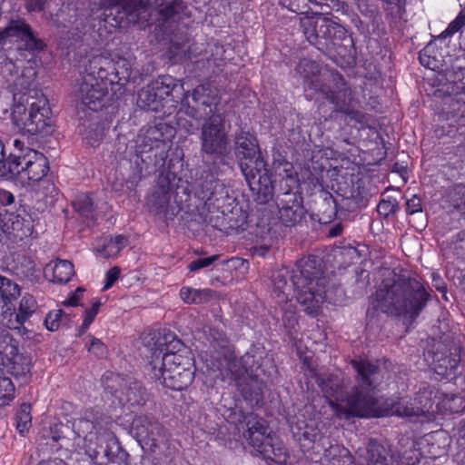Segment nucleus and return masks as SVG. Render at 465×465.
<instances>
[{
  "label": "nucleus",
  "instance_id": "27",
  "mask_svg": "<svg viewBox=\"0 0 465 465\" xmlns=\"http://www.w3.org/2000/svg\"><path fill=\"white\" fill-rule=\"evenodd\" d=\"M212 290L210 289H194L184 286L180 290V297L182 301L187 304H201L208 302L212 298Z\"/></svg>",
  "mask_w": 465,
  "mask_h": 465
},
{
  "label": "nucleus",
  "instance_id": "58",
  "mask_svg": "<svg viewBox=\"0 0 465 465\" xmlns=\"http://www.w3.org/2000/svg\"><path fill=\"white\" fill-rule=\"evenodd\" d=\"M120 275V269L118 267L111 268L105 274V283L103 287L104 291L110 289L113 284L117 281Z\"/></svg>",
  "mask_w": 465,
  "mask_h": 465
},
{
  "label": "nucleus",
  "instance_id": "36",
  "mask_svg": "<svg viewBox=\"0 0 465 465\" xmlns=\"http://www.w3.org/2000/svg\"><path fill=\"white\" fill-rule=\"evenodd\" d=\"M35 74L31 69L24 70L21 74V75L17 76L13 84L18 93L17 98L20 96H24L25 98H27L28 96H25V94H21V93L25 90H27L32 83L34 82Z\"/></svg>",
  "mask_w": 465,
  "mask_h": 465
},
{
  "label": "nucleus",
  "instance_id": "41",
  "mask_svg": "<svg viewBox=\"0 0 465 465\" xmlns=\"http://www.w3.org/2000/svg\"><path fill=\"white\" fill-rule=\"evenodd\" d=\"M20 287L8 278H5L0 290V295L5 302L16 299L20 295Z\"/></svg>",
  "mask_w": 465,
  "mask_h": 465
},
{
  "label": "nucleus",
  "instance_id": "2",
  "mask_svg": "<svg viewBox=\"0 0 465 465\" xmlns=\"http://www.w3.org/2000/svg\"><path fill=\"white\" fill-rule=\"evenodd\" d=\"M272 282L273 292L281 302H287L291 294L295 293L297 302L311 315H317L327 299V279L314 257L299 260L292 272L287 268L275 271Z\"/></svg>",
  "mask_w": 465,
  "mask_h": 465
},
{
  "label": "nucleus",
  "instance_id": "38",
  "mask_svg": "<svg viewBox=\"0 0 465 465\" xmlns=\"http://www.w3.org/2000/svg\"><path fill=\"white\" fill-rule=\"evenodd\" d=\"M368 465H387L385 450L382 446L372 444L369 447Z\"/></svg>",
  "mask_w": 465,
  "mask_h": 465
},
{
  "label": "nucleus",
  "instance_id": "31",
  "mask_svg": "<svg viewBox=\"0 0 465 465\" xmlns=\"http://www.w3.org/2000/svg\"><path fill=\"white\" fill-rule=\"evenodd\" d=\"M186 6L183 0H169L163 7L158 12L162 19L165 22L169 20H174L175 18H181V15L184 13Z\"/></svg>",
  "mask_w": 465,
  "mask_h": 465
},
{
  "label": "nucleus",
  "instance_id": "13",
  "mask_svg": "<svg viewBox=\"0 0 465 465\" xmlns=\"http://www.w3.org/2000/svg\"><path fill=\"white\" fill-rule=\"evenodd\" d=\"M202 151L207 154L223 155L227 152L228 138L222 114L204 120L201 130Z\"/></svg>",
  "mask_w": 465,
  "mask_h": 465
},
{
  "label": "nucleus",
  "instance_id": "45",
  "mask_svg": "<svg viewBox=\"0 0 465 465\" xmlns=\"http://www.w3.org/2000/svg\"><path fill=\"white\" fill-rule=\"evenodd\" d=\"M296 70L307 81L310 80L312 76H314L318 74L319 66L313 61L302 59L298 64Z\"/></svg>",
  "mask_w": 465,
  "mask_h": 465
},
{
  "label": "nucleus",
  "instance_id": "25",
  "mask_svg": "<svg viewBox=\"0 0 465 465\" xmlns=\"http://www.w3.org/2000/svg\"><path fill=\"white\" fill-rule=\"evenodd\" d=\"M36 307V301L32 295H24L20 302L19 312L15 314V323L9 321L5 324L8 328L18 329L35 312Z\"/></svg>",
  "mask_w": 465,
  "mask_h": 465
},
{
  "label": "nucleus",
  "instance_id": "30",
  "mask_svg": "<svg viewBox=\"0 0 465 465\" xmlns=\"http://www.w3.org/2000/svg\"><path fill=\"white\" fill-rule=\"evenodd\" d=\"M73 206L82 216L91 219L94 218L95 203L92 195L86 193L80 194L73 202Z\"/></svg>",
  "mask_w": 465,
  "mask_h": 465
},
{
  "label": "nucleus",
  "instance_id": "9",
  "mask_svg": "<svg viewBox=\"0 0 465 465\" xmlns=\"http://www.w3.org/2000/svg\"><path fill=\"white\" fill-rule=\"evenodd\" d=\"M8 170L23 184L32 186L46 176L49 165L47 158L34 149L26 148L19 153H12Z\"/></svg>",
  "mask_w": 465,
  "mask_h": 465
},
{
  "label": "nucleus",
  "instance_id": "29",
  "mask_svg": "<svg viewBox=\"0 0 465 465\" xmlns=\"http://www.w3.org/2000/svg\"><path fill=\"white\" fill-rule=\"evenodd\" d=\"M126 243L127 239L124 236L116 235L114 237H110L104 241L102 249H98V252L104 258L116 257Z\"/></svg>",
  "mask_w": 465,
  "mask_h": 465
},
{
  "label": "nucleus",
  "instance_id": "47",
  "mask_svg": "<svg viewBox=\"0 0 465 465\" xmlns=\"http://www.w3.org/2000/svg\"><path fill=\"white\" fill-rule=\"evenodd\" d=\"M465 25V14L460 12L457 17L449 24L448 27L438 36L440 39H444L453 35L459 32Z\"/></svg>",
  "mask_w": 465,
  "mask_h": 465
},
{
  "label": "nucleus",
  "instance_id": "15",
  "mask_svg": "<svg viewBox=\"0 0 465 465\" xmlns=\"http://www.w3.org/2000/svg\"><path fill=\"white\" fill-rule=\"evenodd\" d=\"M133 429L143 448L155 451L166 440L163 425L150 415H139L133 421Z\"/></svg>",
  "mask_w": 465,
  "mask_h": 465
},
{
  "label": "nucleus",
  "instance_id": "10",
  "mask_svg": "<svg viewBox=\"0 0 465 465\" xmlns=\"http://www.w3.org/2000/svg\"><path fill=\"white\" fill-rule=\"evenodd\" d=\"M220 104L218 90L211 84L198 85L192 94V102L186 95L183 101V107H185V114L197 120H206L217 113V106Z\"/></svg>",
  "mask_w": 465,
  "mask_h": 465
},
{
  "label": "nucleus",
  "instance_id": "42",
  "mask_svg": "<svg viewBox=\"0 0 465 465\" xmlns=\"http://www.w3.org/2000/svg\"><path fill=\"white\" fill-rule=\"evenodd\" d=\"M108 433H99V435H91V437L87 438V444L84 445L85 453L92 460L91 449H93L95 452H97V457L101 454H104L103 445L105 443L102 442V439L107 437Z\"/></svg>",
  "mask_w": 465,
  "mask_h": 465
},
{
  "label": "nucleus",
  "instance_id": "49",
  "mask_svg": "<svg viewBox=\"0 0 465 465\" xmlns=\"http://www.w3.org/2000/svg\"><path fill=\"white\" fill-rule=\"evenodd\" d=\"M64 316V312L61 309L50 312L45 320V325L50 331H55L59 329Z\"/></svg>",
  "mask_w": 465,
  "mask_h": 465
},
{
  "label": "nucleus",
  "instance_id": "8",
  "mask_svg": "<svg viewBox=\"0 0 465 465\" xmlns=\"http://www.w3.org/2000/svg\"><path fill=\"white\" fill-rule=\"evenodd\" d=\"M244 438L250 445L264 459L277 464L287 460V450L282 441L269 431L265 421L256 416L249 415L246 420Z\"/></svg>",
  "mask_w": 465,
  "mask_h": 465
},
{
  "label": "nucleus",
  "instance_id": "34",
  "mask_svg": "<svg viewBox=\"0 0 465 465\" xmlns=\"http://www.w3.org/2000/svg\"><path fill=\"white\" fill-rule=\"evenodd\" d=\"M432 394L433 391L431 390L424 388L420 390L418 395L414 398V403L416 404L420 415H424L432 410L434 403Z\"/></svg>",
  "mask_w": 465,
  "mask_h": 465
},
{
  "label": "nucleus",
  "instance_id": "57",
  "mask_svg": "<svg viewBox=\"0 0 465 465\" xmlns=\"http://www.w3.org/2000/svg\"><path fill=\"white\" fill-rule=\"evenodd\" d=\"M302 438L310 442H316L322 438V433L317 427L307 424L302 434Z\"/></svg>",
  "mask_w": 465,
  "mask_h": 465
},
{
  "label": "nucleus",
  "instance_id": "11",
  "mask_svg": "<svg viewBox=\"0 0 465 465\" xmlns=\"http://www.w3.org/2000/svg\"><path fill=\"white\" fill-rule=\"evenodd\" d=\"M301 27L306 39L313 45L322 44V40H324L326 35L331 31H333L335 38L352 42V39L347 34V30L342 25L322 15L302 18Z\"/></svg>",
  "mask_w": 465,
  "mask_h": 465
},
{
  "label": "nucleus",
  "instance_id": "4",
  "mask_svg": "<svg viewBox=\"0 0 465 465\" xmlns=\"http://www.w3.org/2000/svg\"><path fill=\"white\" fill-rule=\"evenodd\" d=\"M235 153L240 168L252 192L266 202L272 196V181L268 177L266 163L262 157L256 138L249 133H241L235 139Z\"/></svg>",
  "mask_w": 465,
  "mask_h": 465
},
{
  "label": "nucleus",
  "instance_id": "55",
  "mask_svg": "<svg viewBox=\"0 0 465 465\" xmlns=\"http://www.w3.org/2000/svg\"><path fill=\"white\" fill-rule=\"evenodd\" d=\"M420 212H422L421 200L418 195L414 194L406 202V213L412 215Z\"/></svg>",
  "mask_w": 465,
  "mask_h": 465
},
{
  "label": "nucleus",
  "instance_id": "51",
  "mask_svg": "<svg viewBox=\"0 0 465 465\" xmlns=\"http://www.w3.org/2000/svg\"><path fill=\"white\" fill-rule=\"evenodd\" d=\"M101 305H102V303L100 301H95L93 303L92 307L90 309H87L84 312V317L83 324L81 326L80 334L84 332L89 328L91 323L94 322L96 314L98 313V311H99Z\"/></svg>",
  "mask_w": 465,
  "mask_h": 465
},
{
  "label": "nucleus",
  "instance_id": "60",
  "mask_svg": "<svg viewBox=\"0 0 465 465\" xmlns=\"http://www.w3.org/2000/svg\"><path fill=\"white\" fill-rule=\"evenodd\" d=\"M15 202V196L8 191L0 189V203L5 205H10Z\"/></svg>",
  "mask_w": 465,
  "mask_h": 465
},
{
  "label": "nucleus",
  "instance_id": "23",
  "mask_svg": "<svg viewBox=\"0 0 465 465\" xmlns=\"http://www.w3.org/2000/svg\"><path fill=\"white\" fill-rule=\"evenodd\" d=\"M434 361L436 362V371L441 375H450L455 372L460 361V348L453 346L450 350L449 355L442 351L434 353Z\"/></svg>",
  "mask_w": 465,
  "mask_h": 465
},
{
  "label": "nucleus",
  "instance_id": "32",
  "mask_svg": "<svg viewBox=\"0 0 465 465\" xmlns=\"http://www.w3.org/2000/svg\"><path fill=\"white\" fill-rule=\"evenodd\" d=\"M391 413L399 417H412L420 416V412L414 401L411 399L401 398L400 401L391 404Z\"/></svg>",
  "mask_w": 465,
  "mask_h": 465
},
{
  "label": "nucleus",
  "instance_id": "50",
  "mask_svg": "<svg viewBox=\"0 0 465 465\" xmlns=\"http://www.w3.org/2000/svg\"><path fill=\"white\" fill-rule=\"evenodd\" d=\"M86 348L91 354L97 358H104L108 352L106 345L100 339L94 337H90V343H86Z\"/></svg>",
  "mask_w": 465,
  "mask_h": 465
},
{
  "label": "nucleus",
  "instance_id": "48",
  "mask_svg": "<svg viewBox=\"0 0 465 465\" xmlns=\"http://www.w3.org/2000/svg\"><path fill=\"white\" fill-rule=\"evenodd\" d=\"M399 210V204L396 199L389 198V199H382L378 206H377V212L380 215H382L384 217H388L391 214H394Z\"/></svg>",
  "mask_w": 465,
  "mask_h": 465
},
{
  "label": "nucleus",
  "instance_id": "5",
  "mask_svg": "<svg viewBox=\"0 0 465 465\" xmlns=\"http://www.w3.org/2000/svg\"><path fill=\"white\" fill-rule=\"evenodd\" d=\"M14 101L12 121L20 132L29 134L47 132L51 126V109L48 99L42 93L35 92V96L27 98H17L15 94Z\"/></svg>",
  "mask_w": 465,
  "mask_h": 465
},
{
  "label": "nucleus",
  "instance_id": "37",
  "mask_svg": "<svg viewBox=\"0 0 465 465\" xmlns=\"http://www.w3.org/2000/svg\"><path fill=\"white\" fill-rule=\"evenodd\" d=\"M125 401L131 406H139L144 403V391L138 383H134L126 390Z\"/></svg>",
  "mask_w": 465,
  "mask_h": 465
},
{
  "label": "nucleus",
  "instance_id": "63",
  "mask_svg": "<svg viewBox=\"0 0 465 465\" xmlns=\"http://www.w3.org/2000/svg\"><path fill=\"white\" fill-rule=\"evenodd\" d=\"M460 198L455 200V204L458 206V207H465V195H459Z\"/></svg>",
  "mask_w": 465,
  "mask_h": 465
},
{
  "label": "nucleus",
  "instance_id": "14",
  "mask_svg": "<svg viewBox=\"0 0 465 465\" xmlns=\"http://www.w3.org/2000/svg\"><path fill=\"white\" fill-rule=\"evenodd\" d=\"M199 197L210 213L218 212L224 214L229 211L235 199L230 194L229 188L221 181L212 179L202 184Z\"/></svg>",
  "mask_w": 465,
  "mask_h": 465
},
{
  "label": "nucleus",
  "instance_id": "44",
  "mask_svg": "<svg viewBox=\"0 0 465 465\" xmlns=\"http://www.w3.org/2000/svg\"><path fill=\"white\" fill-rule=\"evenodd\" d=\"M15 387L11 379L0 375V404H5L14 397Z\"/></svg>",
  "mask_w": 465,
  "mask_h": 465
},
{
  "label": "nucleus",
  "instance_id": "16",
  "mask_svg": "<svg viewBox=\"0 0 465 465\" xmlns=\"http://www.w3.org/2000/svg\"><path fill=\"white\" fill-rule=\"evenodd\" d=\"M173 173L159 175L152 193L147 197V206L155 214L166 213L173 193Z\"/></svg>",
  "mask_w": 465,
  "mask_h": 465
},
{
  "label": "nucleus",
  "instance_id": "33",
  "mask_svg": "<svg viewBox=\"0 0 465 465\" xmlns=\"http://www.w3.org/2000/svg\"><path fill=\"white\" fill-rule=\"evenodd\" d=\"M241 357L246 374L249 376L258 375L257 371L260 369L262 365V352H260L256 349H252Z\"/></svg>",
  "mask_w": 465,
  "mask_h": 465
},
{
  "label": "nucleus",
  "instance_id": "62",
  "mask_svg": "<svg viewBox=\"0 0 465 465\" xmlns=\"http://www.w3.org/2000/svg\"><path fill=\"white\" fill-rule=\"evenodd\" d=\"M64 303V305L76 306V305H78V300H77V298L74 295V296H72L70 299H68L67 301H65Z\"/></svg>",
  "mask_w": 465,
  "mask_h": 465
},
{
  "label": "nucleus",
  "instance_id": "46",
  "mask_svg": "<svg viewBox=\"0 0 465 465\" xmlns=\"http://www.w3.org/2000/svg\"><path fill=\"white\" fill-rule=\"evenodd\" d=\"M448 90L454 94L465 93V68L453 74V79L450 83Z\"/></svg>",
  "mask_w": 465,
  "mask_h": 465
},
{
  "label": "nucleus",
  "instance_id": "52",
  "mask_svg": "<svg viewBox=\"0 0 465 465\" xmlns=\"http://www.w3.org/2000/svg\"><path fill=\"white\" fill-rule=\"evenodd\" d=\"M348 454V450L338 444L331 445L324 450V458L331 461H335L337 457H346ZM332 465H336L335 462Z\"/></svg>",
  "mask_w": 465,
  "mask_h": 465
},
{
  "label": "nucleus",
  "instance_id": "39",
  "mask_svg": "<svg viewBox=\"0 0 465 465\" xmlns=\"http://www.w3.org/2000/svg\"><path fill=\"white\" fill-rule=\"evenodd\" d=\"M226 360V369L232 375V378L235 381L240 380L245 374V369L242 362V357H229Z\"/></svg>",
  "mask_w": 465,
  "mask_h": 465
},
{
  "label": "nucleus",
  "instance_id": "21",
  "mask_svg": "<svg viewBox=\"0 0 465 465\" xmlns=\"http://www.w3.org/2000/svg\"><path fill=\"white\" fill-rule=\"evenodd\" d=\"M5 38L17 37L25 43L28 50H41L44 46L42 41L36 39L30 26L22 20H13L3 31Z\"/></svg>",
  "mask_w": 465,
  "mask_h": 465
},
{
  "label": "nucleus",
  "instance_id": "12",
  "mask_svg": "<svg viewBox=\"0 0 465 465\" xmlns=\"http://www.w3.org/2000/svg\"><path fill=\"white\" fill-rule=\"evenodd\" d=\"M309 85H312L319 93L329 100L335 110L350 114L351 112L345 109L348 102L351 100V91L343 78L338 74L321 76L314 81L310 80Z\"/></svg>",
  "mask_w": 465,
  "mask_h": 465
},
{
  "label": "nucleus",
  "instance_id": "17",
  "mask_svg": "<svg viewBox=\"0 0 465 465\" xmlns=\"http://www.w3.org/2000/svg\"><path fill=\"white\" fill-rule=\"evenodd\" d=\"M173 129L167 124L160 123L141 129L137 144L143 153L165 145L173 137Z\"/></svg>",
  "mask_w": 465,
  "mask_h": 465
},
{
  "label": "nucleus",
  "instance_id": "19",
  "mask_svg": "<svg viewBox=\"0 0 465 465\" xmlns=\"http://www.w3.org/2000/svg\"><path fill=\"white\" fill-rule=\"evenodd\" d=\"M169 0H115L116 7L123 9L129 22L145 19L149 6H154L158 11L168 4Z\"/></svg>",
  "mask_w": 465,
  "mask_h": 465
},
{
  "label": "nucleus",
  "instance_id": "40",
  "mask_svg": "<svg viewBox=\"0 0 465 465\" xmlns=\"http://www.w3.org/2000/svg\"><path fill=\"white\" fill-rule=\"evenodd\" d=\"M6 43V38L2 32H0V72L6 75L7 74L13 75L14 72L17 73L16 65L2 53L4 45Z\"/></svg>",
  "mask_w": 465,
  "mask_h": 465
},
{
  "label": "nucleus",
  "instance_id": "59",
  "mask_svg": "<svg viewBox=\"0 0 465 465\" xmlns=\"http://www.w3.org/2000/svg\"><path fill=\"white\" fill-rule=\"evenodd\" d=\"M50 0H25V7L29 12H41Z\"/></svg>",
  "mask_w": 465,
  "mask_h": 465
},
{
  "label": "nucleus",
  "instance_id": "3",
  "mask_svg": "<svg viewBox=\"0 0 465 465\" xmlns=\"http://www.w3.org/2000/svg\"><path fill=\"white\" fill-rule=\"evenodd\" d=\"M430 298L419 279L393 273L392 277L385 278L376 291L374 307L388 315L414 321Z\"/></svg>",
  "mask_w": 465,
  "mask_h": 465
},
{
  "label": "nucleus",
  "instance_id": "53",
  "mask_svg": "<svg viewBox=\"0 0 465 465\" xmlns=\"http://www.w3.org/2000/svg\"><path fill=\"white\" fill-rule=\"evenodd\" d=\"M111 71H114L119 80H126L131 76V69L125 59H119L115 65L113 64V69Z\"/></svg>",
  "mask_w": 465,
  "mask_h": 465
},
{
  "label": "nucleus",
  "instance_id": "1",
  "mask_svg": "<svg viewBox=\"0 0 465 465\" xmlns=\"http://www.w3.org/2000/svg\"><path fill=\"white\" fill-rule=\"evenodd\" d=\"M351 363L357 372V385L345 398L341 375L331 374L317 378V383L328 404L341 419H349L351 416H383L385 410L381 408V399L376 392L382 380L381 370L366 360H352Z\"/></svg>",
  "mask_w": 465,
  "mask_h": 465
},
{
  "label": "nucleus",
  "instance_id": "64",
  "mask_svg": "<svg viewBox=\"0 0 465 465\" xmlns=\"http://www.w3.org/2000/svg\"><path fill=\"white\" fill-rule=\"evenodd\" d=\"M455 193L457 195H465V185H458L455 188Z\"/></svg>",
  "mask_w": 465,
  "mask_h": 465
},
{
  "label": "nucleus",
  "instance_id": "22",
  "mask_svg": "<svg viewBox=\"0 0 465 465\" xmlns=\"http://www.w3.org/2000/svg\"><path fill=\"white\" fill-rule=\"evenodd\" d=\"M45 276L55 283H66L74 274V265L67 260H55L46 264Z\"/></svg>",
  "mask_w": 465,
  "mask_h": 465
},
{
  "label": "nucleus",
  "instance_id": "7",
  "mask_svg": "<svg viewBox=\"0 0 465 465\" xmlns=\"http://www.w3.org/2000/svg\"><path fill=\"white\" fill-rule=\"evenodd\" d=\"M152 375L166 388L182 391L193 381L194 366L188 356L175 352H165L161 361L157 356L151 362Z\"/></svg>",
  "mask_w": 465,
  "mask_h": 465
},
{
  "label": "nucleus",
  "instance_id": "61",
  "mask_svg": "<svg viewBox=\"0 0 465 465\" xmlns=\"http://www.w3.org/2000/svg\"><path fill=\"white\" fill-rule=\"evenodd\" d=\"M337 41H341L339 38H335L333 35V31H331L328 35H326V38L324 39V45L326 48L334 47L338 45ZM344 42H347L351 44L348 40H343Z\"/></svg>",
  "mask_w": 465,
  "mask_h": 465
},
{
  "label": "nucleus",
  "instance_id": "6",
  "mask_svg": "<svg viewBox=\"0 0 465 465\" xmlns=\"http://www.w3.org/2000/svg\"><path fill=\"white\" fill-rule=\"evenodd\" d=\"M113 69V61L104 55H96L88 61L77 89V97L93 111L102 106L107 94V78Z\"/></svg>",
  "mask_w": 465,
  "mask_h": 465
},
{
  "label": "nucleus",
  "instance_id": "20",
  "mask_svg": "<svg viewBox=\"0 0 465 465\" xmlns=\"http://www.w3.org/2000/svg\"><path fill=\"white\" fill-rule=\"evenodd\" d=\"M279 203L280 219L286 226H294L305 216L301 199L293 193H285Z\"/></svg>",
  "mask_w": 465,
  "mask_h": 465
},
{
  "label": "nucleus",
  "instance_id": "18",
  "mask_svg": "<svg viewBox=\"0 0 465 465\" xmlns=\"http://www.w3.org/2000/svg\"><path fill=\"white\" fill-rule=\"evenodd\" d=\"M104 454L97 457V452L91 449L92 460L95 465H127L128 454L122 449L118 440L113 434L102 439Z\"/></svg>",
  "mask_w": 465,
  "mask_h": 465
},
{
  "label": "nucleus",
  "instance_id": "24",
  "mask_svg": "<svg viewBox=\"0 0 465 465\" xmlns=\"http://www.w3.org/2000/svg\"><path fill=\"white\" fill-rule=\"evenodd\" d=\"M155 94L163 106L164 102H173V92L179 86L178 80L170 75H163L152 82Z\"/></svg>",
  "mask_w": 465,
  "mask_h": 465
},
{
  "label": "nucleus",
  "instance_id": "26",
  "mask_svg": "<svg viewBox=\"0 0 465 465\" xmlns=\"http://www.w3.org/2000/svg\"><path fill=\"white\" fill-rule=\"evenodd\" d=\"M137 104L143 109L154 112L159 111L163 107L152 83L139 91Z\"/></svg>",
  "mask_w": 465,
  "mask_h": 465
},
{
  "label": "nucleus",
  "instance_id": "56",
  "mask_svg": "<svg viewBox=\"0 0 465 465\" xmlns=\"http://www.w3.org/2000/svg\"><path fill=\"white\" fill-rule=\"evenodd\" d=\"M430 52V45L423 48L419 54V60L423 66L428 67L430 69H434L436 67L437 63L435 59H431Z\"/></svg>",
  "mask_w": 465,
  "mask_h": 465
},
{
  "label": "nucleus",
  "instance_id": "35",
  "mask_svg": "<svg viewBox=\"0 0 465 465\" xmlns=\"http://www.w3.org/2000/svg\"><path fill=\"white\" fill-rule=\"evenodd\" d=\"M31 406L29 404H22L19 411L16 414V429L20 434L24 435L28 431L32 417H31Z\"/></svg>",
  "mask_w": 465,
  "mask_h": 465
},
{
  "label": "nucleus",
  "instance_id": "43",
  "mask_svg": "<svg viewBox=\"0 0 465 465\" xmlns=\"http://www.w3.org/2000/svg\"><path fill=\"white\" fill-rule=\"evenodd\" d=\"M76 433L79 437H83L84 440V445L87 444V438L91 437V435H99L97 432H94L93 430L95 429L94 424L88 420H78L74 424Z\"/></svg>",
  "mask_w": 465,
  "mask_h": 465
},
{
  "label": "nucleus",
  "instance_id": "54",
  "mask_svg": "<svg viewBox=\"0 0 465 465\" xmlns=\"http://www.w3.org/2000/svg\"><path fill=\"white\" fill-rule=\"evenodd\" d=\"M218 255H213L211 257L207 258H201L195 261H193L189 265L188 268L191 272H196L202 268L210 266L213 262H215L218 259Z\"/></svg>",
  "mask_w": 465,
  "mask_h": 465
},
{
  "label": "nucleus",
  "instance_id": "28",
  "mask_svg": "<svg viewBox=\"0 0 465 465\" xmlns=\"http://www.w3.org/2000/svg\"><path fill=\"white\" fill-rule=\"evenodd\" d=\"M273 170L275 176L278 177L280 181H286L289 188H292L296 183V173L292 163L286 160L274 161Z\"/></svg>",
  "mask_w": 465,
  "mask_h": 465
}]
</instances>
